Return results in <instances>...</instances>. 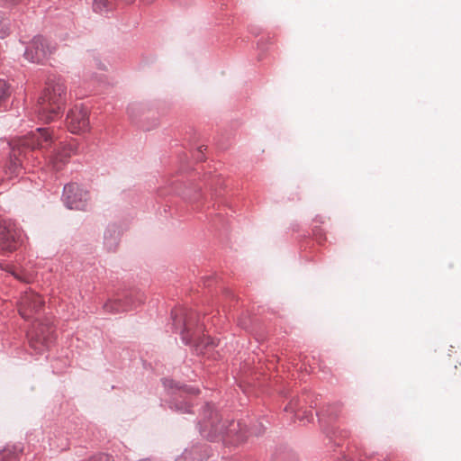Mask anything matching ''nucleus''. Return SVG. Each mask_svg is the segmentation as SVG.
I'll return each mask as SVG.
<instances>
[{
    "label": "nucleus",
    "mask_w": 461,
    "mask_h": 461,
    "mask_svg": "<svg viewBox=\"0 0 461 461\" xmlns=\"http://www.w3.org/2000/svg\"><path fill=\"white\" fill-rule=\"evenodd\" d=\"M63 197L68 208L85 210L88 200V193L77 184L71 183L64 186Z\"/></svg>",
    "instance_id": "nucleus-5"
},
{
    "label": "nucleus",
    "mask_w": 461,
    "mask_h": 461,
    "mask_svg": "<svg viewBox=\"0 0 461 461\" xmlns=\"http://www.w3.org/2000/svg\"><path fill=\"white\" fill-rule=\"evenodd\" d=\"M20 454L16 447H8L0 452V461H16Z\"/></svg>",
    "instance_id": "nucleus-11"
},
{
    "label": "nucleus",
    "mask_w": 461,
    "mask_h": 461,
    "mask_svg": "<svg viewBox=\"0 0 461 461\" xmlns=\"http://www.w3.org/2000/svg\"><path fill=\"white\" fill-rule=\"evenodd\" d=\"M183 339L185 340L186 343H190L193 340V339H187L185 335H183Z\"/></svg>",
    "instance_id": "nucleus-16"
},
{
    "label": "nucleus",
    "mask_w": 461,
    "mask_h": 461,
    "mask_svg": "<svg viewBox=\"0 0 461 461\" xmlns=\"http://www.w3.org/2000/svg\"><path fill=\"white\" fill-rule=\"evenodd\" d=\"M133 299L131 295L111 298L104 304V310L109 313L128 312L134 308Z\"/></svg>",
    "instance_id": "nucleus-10"
},
{
    "label": "nucleus",
    "mask_w": 461,
    "mask_h": 461,
    "mask_svg": "<svg viewBox=\"0 0 461 461\" xmlns=\"http://www.w3.org/2000/svg\"><path fill=\"white\" fill-rule=\"evenodd\" d=\"M68 129L72 133L85 132L89 128L88 111L86 107L75 105L67 114Z\"/></svg>",
    "instance_id": "nucleus-6"
},
{
    "label": "nucleus",
    "mask_w": 461,
    "mask_h": 461,
    "mask_svg": "<svg viewBox=\"0 0 461 461\" xmlns=\"http://www.w3.org/2000/svg\"><path fill=\"white\" fill-rule=\"evenodd\" d=\"M89 461H114L113 458L106 454H100L93 456Z\"/></svg>",
    "instance_id": "nucleus-15"
},
{
    "label": "nucleus",
    "mask_w": 461,
    "mask_h": 461,
    "mask_svg": "<svg viewBox=\"0 0 461 461\" xmlns=\"http://www.w3.org/2000/svg\"><path fill=\"white\" fill-rule=\"evenodd\" d=\"M54 340V329L49 324L38 323L30 334V345L39 353L48 349Z\"/></svg>",
    "instance_id": "nucleus-4"
},
{
    "label": "nucleus",
    "mask_w": 461,
    "mask_h": 461,
    "mask_svg": "<svg viewBox=\"0 0 461 461\" xmlns=\"http://www.w3.org/2000/svg\"><path fill=\"white\" fill-rule=\"evenodd\" d=\"M134 0H130L129 3H132Z\"/></svg>",
    "instance_id": "nucleus-19"
},
{
    "label": "nucleus",
    "mask_w": 461,
    "mask_h": 461,
    "mask_svg": "<svg viewBox=\"0 0 461 461\" xmlns=\"http://www.w3.org/2000/svg\"><path fill=\"white\" fill-rule=\"evenodd\" d=\"M11 274L18 280L25 283H30L33 280V275L23 270H17L12 267Z\"/></svg>",
    "instance_id": "nucleus-12"
},
{
    "label": "nucleus",
    "mask_w": 461,
    "mask_h": 461,
    "mask_svg": "<svg viewBox=\"0 0 461 461\" xmlns=\"http://www.w3.org/2000/svg\"><path fill=\"white\" fill-rule=\"evenodd\" d=\"M51 53L47 41L41 37L34 38L25 50V58L34 63L42 62Z\"/></svg>",
    "instance_id": "nucleus-8"
},
{
    "label": "nucleus",
    "mask_w": 461,
    "mask_h": 461,
    "mask_svg": "<svg viewBox=\"0 0 461 461\" xmlns=\"http://www.w3.org/2000/svg\"><path fill=\"white\" fill-rule=\"evenodd\" d=\"M22 243V231L16 223L9 219H0V251L10 253Z\"/></svg>",
    "instance_id": "nucleus-3"
},
{
    "label": "nucleus",
    "mask_w": 461,
    "mask_h": 461,
    "mask_svg": "<svg viewBox=\"0 0 461 461\" xmlns=\"http://www.w3.org/2000/svg\"><path fill=\"white\" fill-rule=\"evenodd\" d=\"M52 142V137L48 129L38 128L35 131L14 140L11 144L10 159L5 166V175L12 178L18 176L23 169V158L27 153L36 149H43Z\"/></svg>",
    "instance_id": "nucleus-1"
},
{
    "label": "nucleus",
    "mask_w": 461,
    "mask_h": 461,
    "mask_svg": "<svg viewBox=\"0 0 461 461\" xmlns=\"http://www.w3.org/2000/svg\"><path fill=\"white\" fill-rule=\"evenodd\" d=\"M207 345H212L213 344V341L212 339L210 338H207V342H206Z\"/></svg>",
    "instance_id": "nucleus-17"
},
{
    "label": "nucleus",
    "mask_w": 461,
    "mask_h": 461,
    "mask_svg": "<svg viewBox=\"0 0 461 461\" xmlns=\"http://www.w3.org/2000/svg\"><path fill=\"white\" fill-rule=\"evenodd\" d=\"M43 304L44 301L38 294L28 291L21 297L19 312L23 319H30L33 313L41 309Z\"/></svg>",
    "instance_id": "nucleus-7"
},
{
    "label": "nucleus",
    "mask_w": 461,
    "mask_h": 461,
    "mask_svg": "<svg viewBox=\"0 0 461 461\" xmlns=\"http://www.w3.org/2000/svg\"><path fill=\"white\" fill-rule=\"evenodd\" d=\"M67 87L60 80H50L38 102L39 118L44 122L56 120L64 106Z\"/></svg>",
    "instance_id": "nucleus-2"
},
{
    "label": "nucleus",
    "mask_w": 461,
    "mask_h": 461,
    "mask_svg": "<svg viewBox=\"0 0 461 461\" xmlns=\"http://www.w3.org/2000/svg\"><path fill=\"white\" fill-rule=\"evenodd\" d=\"M144 2H146L147 4H150L153 2V0H143Z\"/></svg>",
    "instance_id": "nucleus-18"
},
{
    "label": "nucleus",
    "mask_w": 461,
    "mask_h": 461,
    "mask_svg": "<svg viewBox=\"0 0 461 461\" xmlns=\"http://www.w3.org/2000/svg\"><path fill=\"white\" fill-rule=\"evenodd\" d=\"M77 152L75 142L64 143L50 158V163L55 170H59L68 162V158Z\"/></svg>",
    "instance_id": "nucleus-9"
},
{
    "label": "nucleus",
    "mask_w": 461,
    "mask_h": 461,
    "mask_svg": "<svg viewBox=\"0 0 461 461\" xmlns=\"http://www.w3.org/2000/svg\"><path fill=\"white\" fill-rule=\"evenodd\" d=\"M113 3L111 0H95L94 10L96 13H103L105 10L112 8Z\"/></svg>",
    "instance_id": "nucleus-14"
},
{
    "label": "nucleus",
    "mask_w": 461,
    "mask_h": 461,
    "mask_svg": "<svg viewBox=\"0 0 461 461\" xmlns=\"http://www.w3.org/2000/svg\"><path fill=\"white\" fill-rule=\"evenodd\" d=\"M10 95V86L5 80L0 79V105L5 104Z\"/></svg>",
    "instance_id": "nucleus-13"
}]
</instances>
